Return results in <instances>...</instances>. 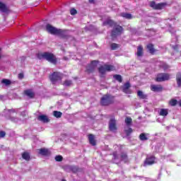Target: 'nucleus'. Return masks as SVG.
Returning <instances> with one entry per match:
<instances>
[{"mask_svg":"<svg viewBox=\"0 0 181 181\" xmlns=\"http://www.w3.org/2000/svg\"><path fill=\"white\" fill-rule=\"evenodd\" d=\"M131 83L129 82H127L122 86V91L124 94H132V90H131Z\"/></svg>","mask_w":181,"mask_h":181,"instance_id":"nucleus-14","label":"nucleus"},{"mask_svg":"<svg viewBox=\"0 0 181 181\" xmlns=\"http://www.w3.org/2000/svg\"><path fill=\"white\" fill-rule=\"evenodd\" d=\"M168 114H169L168 109L163 108L160 110L159 115H160L161 117H166L168 116Z\"/></svg>","mask_w":181,"mask_h":181,"instance_id":"nucleus-28","label":"nucleus"},{"mask_svg":"<svg viewBox=\"0 0 181 181\" xmlns=\"http://www.w3.org/2000/svg\"><path fill=\"white\" fill-rule=\"evenodd\" d=\"M1 84H4L6 86V87H8V86H11L12 84V81L9 79L4 78L1 80Z\"/></svg>","mask_w":181,"mask_h":181,"instance_id":"nucleus-30","label":"nucleus"},{"mask_svg":"<svg viewBox=\"0 0 181 181\" xmlns=\"http://www.w3.org/2000/svg\"><path fill=\"white\" fill-rule=\"evenodd\" d=\"M118 47H119V45H118L117 43H112L110 45L111 50H117V49H118Z\"/></svg>","mask_w":181,"mask_h":181,"instance_id":"nucleus-39","label":"nucleus"},{"mask_svg":"<svg viewBox=\"0 0 181 181\" xmlns=\"http://www.w3.org/2000/svg\"><path fill=\"white\" fill-rule=\"evenodd\" d=\"M97 64H98V61H92L90 64L86 67V73H88V74L94 73V70H95Z\"/></svg>","mask_w":181,"mask_h":181,"instance_id":"nucleus-12","label":"nucleus"},{"mask_svg":"<svg viewBox=\"0 0 181 181\" xmlns=\"http://www.w3.org/2000/svg\"><path fill=\"white\" fill-rule=\"evenodd\" d=\"M150 88L151 91H153V93H162V91H163V86L160 84L151 85Z\"/></svg>","mask_w":181,"mask_h":181,"instance_id":"nucleus-13","label":"nucleus"},{"mask_svg":"<svg viewBox=\"0 0 181 181\" xmlns=\"http://www.w3.org/2000/svg\"><path fill=\"white\" fill-rule=\"evenodd\" d=\"M156 157L155 156H150L146 157L144 162V166H152V165H155L156 163Z\"/></svg>","mask_w":181,"mask_h":181,"instance_id":"nucleus-8","label":"nucleus"},{"mask_svg":"<svg viewBox=\"0 0 181 181\" xmlns=\"http://www.w3.org/2000/svg\"><path fill=\"white\" fill-rule=\"evenodd\" d=\"M67 30L59 29L58 33H57V36H60L62 39H69L70 36L67 35Z\"/></svg>","mask_w":181,"mask_h":181,"instance_id":"nucleus-16","label":"nucleus"},{"mask_svg":"<svg viewBox=\"0 0 181 181\" xmlns=\"http://www.w3.org/2000/svg\"><path fill=\"white\" fill-rule=\"evenodd\" d=\"M37 57L39 59V60L45 59V60H47V62L52 63V64H54V66L57 64V57H56L53 53L49 52H40L37 54Z\"/></svg>","mask_w":181,"mask_h":181,"instance_id":"nucleus-1","label":"nucleus"},{"mask_svg":"<svg viewBox=\"0 0 181 181\" xmlns=\"http://www.w3.org/2000/svg\"><path fill=\"white\" fill-rule=\"evenodd\" d=\"M170 78V74L160 73L157 74V76L155 78V81H156L157 83H162L163 81H169Z\"/></svg>","mask_w":181,"mask_h":181,"instance_id":"nucleus-6","label":"nucleus"},{"mask_svg":"<svg viewBox=\"0 0 181 181\" xmlns=\"http://www.w3.org/2000/svg\"><path fill=\"white\" fill-rule=\"evenodd\" d=\"M146 49H148L150 54H155V52H157L156 49H155V45L153 44L150 43L146 45Z\"/></svg>","mask_w":181,"mask_h":181,"instance_id":"nucleus-19","label":"nucleus"},{"mask_svg":"<svg viewBox=\"0 0 181 181\" xmlns=\"http://www.w3.org/2000/svg\"><path fill=\"white\" fill-rule=\"evenodd\" d=\"M117 23H115L113 20L108 19L106 20L105 22H103V26H110V28H112V26L115 25Z\"/></svg>","mask_w":181,"mask_h":181,"instance_id":"nucleus-22","label":"nucleus"},{"mask_svg":"<svg viewBox=\"0 0 181 181\" xmlns=\"http://www.w3.org/2000/svg\"><path fill=\"white\" fill-rule=\"evenodd\" d=\"M24 94L25 95L28 97V98H30V99L35 98V93H33L32 89H28L24 90Z\"/></svg>","mask_w":181,"mask_h":181,"instance_id":"nucleus-20","label":"nucleus"},{"mask_svg":"<svg viewBox=\"0 0 181 181\" xmlns=\"http://www.w3.org/2000/svg\"><path fill=\"white\" fill-rule=\"evenodd\" d=\"M62 181H67V180H66L63 179V180H62Z\"/></svg>","mask_w":181,"mask_h":181,"instance_id":"nucleus-50","label":"nucleus"},{"mask_svg":"<svg viewBox=\"0 0 181 181\" xmlns=\"http://www.w3.org/2000/svg\"><path fill=\"white\" fill-rule=\"evenodd\" d=\"M137 95L140 100H148V95L144 93L142 90H138Z\"/></svg>","mask_w":181,"mask_h":181,"instance_id":"nucleus-24","label":"nucleus"},{"mask_svg":"<svg viewBox=\"0 0 181 181\" xmlns=\"http://www.w3.org/2000/svg\"><path fill=\"white\" fill-rule=\"evenodd\" d=\"M109 131H110V132H117V131H118V127L117 126V120H115V118L110 119Z\"/></svg>","mask_w":181,"mask_h":181,"instance_id":"nucleus-9","label":"nucleus"},{"mask_svg":"<svg viewBox=\"0 0 181 181\" xmlns=\"http://www.w3.org/2000/svg\"><path fill=\"white\" fill-rule=\"evenodd\" d=\"M113 78L116 79L117 81H118L119 83H122V76L119 74H115L113 76Z\"/></svg>","mask_w":181,"mask_h":181,"instance_id":"nucleus-34","label":"nucleus"},{"mask_svg":"<svg viewBox=\"0 0 181 181\" xmlns=\"http://www.w3.org/2000/svg\"><path fill=\"white\" fill-rule=\"evenodd\" d=\"M46 31L50 35H57L59 32V29L57 28L54 27L50 24H47L46 25Z\"/></svg>","mask_w":181,"mask_h":181,"instance_id":"nucleus-11","label":"nucleus"},{"mask_svg":"<svg viewBox=\"0 0 181 181\" xmlns=\"http://www.w3.org/2000/svg\"><path fill=\"white\" fill-rule=\"evenodd\" d=\"M120 16L124 18V19H132V14L129 13H121Z\"/></svg>","mask_w":181,"mask_h":181,"instance_id":"nucleus-27","label":"nucleus"},{"mask_svg":"<svg viewBox=\"0 0 181 181\" xmlns=\"http://www.w3.org/2000/svg\"><path fill=\"white\" fill-rule=\"evenodd\" d=\"M6 135V133L5 132H0V138H4Z\"/></svg>","mask_w":181,"mask_h":181,"instance_id":"nucleus-44","label":"nucleus"},{"mask_svg":"<svg viewBox=\"0 0 181 181\" xmlns=\"http://www.w3.org/2000/svg\"><path fill=\"white\" fill-rule=\"evenodd\" d=\"M115 103V97L112 96L111 94H105L100 98V105L103 107H108Z\"/></svg>","mask_w":181,"mask_h":181,"instance_id":"nucleus-3","label":"nucleus"},{"mask_svg":"<svg viewBox=\"0 0 181 181\" xmlns=\"http://www.w3.org/2000/svg\"><path fill=\"white\" fill-rule=\"evenodd\" d=\"M4 98V95H0V100H2Z\"/></svg>","mask_w":181,"mask_h":181,"instance_id":"nucleus-48","label":"nucleus"},{"mask_svg":"<svg viewBox=\"0 0 181 181\" xmlns=\"http://www.w3.org/2000/svg\"><path fill=\"white\" fill-rule=\"evenodd\" d=\"M39 155H42V156H50L52 155V152L49 150V148H42L38 149Z\"/></svg>","mask_w":181,"mask_h":181,"instance_id":"nucleus-15","label":"nucleus"},{"mask_svg":"<svg viewBox=\"0 0 181 181\" xmlns=\"http://www.w3.org/2000/svg\"><path fill=\"white\" fill-rule=\"evenodd\" d=\"M88 139L89 141V144L92 146H95V145H97V141H95V136H94V134H88Z\"/></svg>","mask_w":181,"mask_h":181,"instance_id":"nucleus-18","label":"nucleus"},{"mask_svg":"<svg viewBox=\"0 0 181 181\" xmlns=\"http://www.w3.org/2000/svg\"><path fill=\"white\" fill-rule=\"evenodd\" d=\"M8 111L10 115H12V114L15 113L17 115L16 117H10V119L12 121V122H15L16 124H21L22 122V118L23 117V108L21 107L18 109H11L8 110Z\"/></svg>","mask_w":181,"mask_h":181,"instance_id":"nucleus-2","label":"nucleus"},{"mask_svg":"<svg viewBox=\"0 0 181 181\" xmlns=\"http://www.w3.org/2000/svg\"><path fill=\"white\" fill-rule=\"evenodd\" d=\"M113 27L114 28L112 30L110 35L112 40H114V39H117V36H119V35H122V32L124 31V28H122V26L118 24H116Z\"/></svg>","mask_w":181,"mask_h":181,"instance_id":"nucleus-4","label":"nucleus"},{"mask_svg":"<svg viewBox=\"0 0 181 181\" xmlns=\"http://www.w3.org/2000/svg\"><path fill=\"white\" fill-rule=\"evenodd\" d=\"M70 13H71V15H73V16L76 15L77 14V10H76V8H71L70 10Z\"/></svg>","mask_w":181,"mask_h":181,"instance_id":"nucleus-42","label":"nucleus"},{"mask_svg":"<svg viewBox=\"0 0 181 181\" xmlns=\"http://www.w3.org/2000/svg\"><path fill=\"white\" fill-rule=\"evenodd\" d=\"M56 162H62L63 160V156H57L55 157Z\"/></svg>","mask_w":181,"mask_h":181,"instance_id":"nucleus-41","label":"nucleus"},{"mask_svg":"<svg viewBox=\"0 0 181 181\" xmlns=\"http://www.w3.org/2000/svg\"><path fill=\"white\" fill-rule=\"evenodd\" d=\"M124 122L127 127H131L132 125V118L127 117L124 119Z\"/></svg>","mask_w":181,"mask_h":181,"instance_id":"nucleus-29","label":"nucleus"},{"mask_svg":"<svg viewBox=\"0 0 181 181\" xmlns=\"http://www.w3.org/2000/svg\"><path fill=\"white\" fill-rule=\"evenodd\" d=\"M18 78L20 80H22V78H23V73H21L18 74Z\"/></svg>","mask_w":181,"mask_h":181,"instance_id":"nucleus-45","label":"nucleus"},{"mask_svg":"<svg viewBox=\"0 0 181 181\" xmlns=\"http://www.w3.org/2000/svg\"><path fill=\"white\" fill-rule=\"evenodd\" d=\"M169 104L171 105V107H175V105H177V100L171 99L169 102Z\"/></svg>","mask_w":181,"mask_h":181,"instance_id":"nucleus-38","label":"nucleus"},{"mask_svg":"<svg viewBox=\"0 0 181 181\" xmlns=\"http://www.w3.org/2000/svg\"><path fill=\"white\" fill-rule=\"evenodd\" d=\"M73 85V81L71 80H65L62 86H64L65 87H70V86Z\"/></svg>","mask_w":181,"mask_h":181,"instance_id":"nucleus-31","label":"nucleus"},{"mask_svg":"<svg viewBox=\"0 0 181 181\" xmlns=\"http://www.w3.org/2000/svg\"><path fill=\"white\" fill-rule=\"evenodd\" d=\"M53 115H54V117H55V118H62V116L63 115V113L62 112L54 110L53 112Z\"/></svg>","mask_w":181,"mask_h":181,"instance_id":"nucleus-32","label":"nucleus"},{"mask_svg":"<svg viewBox=\"0 0 181 181\" xmlns=\"http://www.w3.org/2000/svg\"><path fill=\"white\" fill-rule=\"evenodd\" d=\"M136 54L137 57H142V56H144V47L142 45H139L137 47V52Z\"/></svg>","mask_w":181,"mask_h":181,"instance_id":"nucleus-23","label":"nucleus"},{"mask_svg":"<svg viewBox=\"0 0 181 181\" xmlns=\"http://www.w3.org/2000/svg\"><path fill=\"white\" fill-rule=\"evenodd\" d=\"M89 4H94V0H88Z\"/></svg>","mask_w":181,"mask_h":181,"instance_id":"nucleus-46","label":"nucleus"},{"mask_svg":"<svg viewBox=\"0 0 181 181\" xmlns=\"http://www.w3.org/2000/svg\"><path fill=\"white\" fill-rule=\"evenodd\" d=\"M49 78L52 84H56L57 81H62L63 77L62 76V73L59 71H54L49 76Z\"/></svg>","mask_w":181,"mask_h":181,"instance_id":"nucleus-5","label":"nucleus"},{"mask_svg":"<svg viewBox=\"0 0 181 181\" xmlns=\"http://www.w3.org/2000/svg\"><path fill=\"white\" fill-rule=\"evenodd\" d=\"M124 132L127 136H129V135H131V133L134 132V130L132 129V128L129 127L128 129H124Z\"/></svg>","mask_w":181,"mask_h":181,"instance_id":"nucleus-40","label":"nucleus"},{"mask_svg":"<svg viewBox=\"0 0 181 181\" xmlns=\"http://www.w3.org/2000/svg\"><path fill=\"white\" fill-rule=\"evenodd\" d=\"M115 70V66L114 65L105 64L103 66H100L98 68V71L100 74L104 76L106 71H114Z\"/></svg>","mask_w":181,"mask_h":181,"instance_id":"nucleus-7","label":"nucleus"},{"mask_svg":"<svg viewBox=\"0 0 181 181\" xmlns=\"http://www.w3.org/2000/svg\"><path fill=\"white\" fill-rule=\"evenodd\" d=\"M112 155H113L114 159L115 160L118 159V153H117V151L113 152Z\"/></svg>","mask_w":181,"mask_h":181,"instance_id":"nucleus-43","label":"nucleus"},{"mask_svg":"<svg viewBox=\"0 0 181 181\" xmlns=\"http://www.w3.org/2000/svg\"><path fill=\"white\" fill-rule=\"evenodd\" d=\"M177 85L179 88L181 87V72H177L176 74Z\"/></svg>","mask_w":181,"mask_h":181,"instance_id":"nucleus-25","label":"nucleus"},{"mask_svg":"<svg viewBox=\"0 0 181 181\" xmlns=\"http://www.w3.org/2000/svg\"><path fill=\"white\" fill-rule=\"evenodd\" d=\"M62 169L65 172L70 173L71 172V165H64V167H62Z\"/></svg>","mask_w":181,"mask_h":181,"instance_id":"nucleus-37","label":"nucleus"},{"mask_svg":"<svg viewBox=\"0 0 181 181\" xmlns=\"http://www.w3.org/2000/svg\"><path fill=\"white\" fill-rule=\"evenodd\" d=\"M120 158L122 160L124 161V163H128V154L125 152L121 153Z\"/></svg>","mask_w":181,"mask_h":181,"instance_id":"nucleus-26","label":"nucleus"},{"mask_svg":"<svg viewBox=\"0 0 181 181\" xmlns=\"http://www.w3.org/2000/svg\"><path fill=\"white\" fill-rule=\"evenodd\" d=\"M78 170H80V168H78L77 166L71 165V172H72V173H77Z\"/></svg>","mask_w":181,"mask_h":181,"instance_id":"nucleus-36","label":"nucleus"},{"mask_svg":"<svg viewBox=\"0 0 181 181\" xmlns=\"http://www.w3.org/2000/svg\"><path fill=\"white\" fill-rule=\"evenodd\" d=\"M0 12L1 13H9L10 12L9 7L6 4L2 3V1H0Z\"/></svg>","mask_w":181,"mask_h":181,"instance_id":"nucleus-17","label":"nucleus"},{"mask_svg":"<svg viewBox=\"0 0 181 181\" xmlns=\"http://www.w3.org/2000/svg\"><path fill=\"white\" fill-rule=\"evenodd\" d=\"M23 159L25 160H27V162H29L30 160V153L28 152H24L23 153Z\"/></svg>","mask_w":181,"mask_h":181,"instance_id":"nucleus-33","label":"nucleus"},{"mask_svg":"<svg viewBox=\"0 0 181 181\" xmlns=\"http://www.w3.org/2000/svg\"><path fill=\"white\" fill-rule=\"evenodd\" d=\"M21 156H22V158H23V153H21Z\"/></svg>","mask_w":181,"mask_h":181,"instance_id":"nucleus-49","label":"nucleus"},{"mask_svg":"<svg viewBox=\"0 0 181 181\" xmlns=\"http://www.w3.org/2000/svg\"><path fill=\"white\" fill-rule=\"evenodd\" d=\"M37 119L38 121H41L42 122H44V123H47L50 122V119H49V117H47V116L45 115H41L38 116Z\"/></svg>","mask_w":181,"mask_h":181,"instance_id":"nucleus-21","label":"nucleus"},{"mask_svg":"<svg viewBox=\"0 0 181 181\" xmlns=\"http://www.w3.org/2000/svg\"><path fill=\"white\" fill-rule=\"evenodd\" d=\"M178 104L181 107V100H179Z\"/></svg>","mask_w":181,"mask_h":181,"instance_id":"nucleus-47","label":"nucleus"},{"mask_svg":"<svg viewBox=\"0 0 181 181\" xmlns=\"http://www.w3.org/2000/svg\"><path fill=\"white\" fill-rule=\"evenodd\" d=\"M139 139L140 141H148V137L146 136V134L145 133L140 134Z\"/></svg>","mask_w":181,"mask_h":181,"instance_id":"nucleus-35","label":"nucleus"},{"mask_svg":"<svg viewBox=\"0 0 181 181\" xmlns=\"http://www.w3.org/2000/svg\"><path fill=\"white\" fill-rule=\"evenodd\" d=\"M150 6L151 8H153L156 11H160L166 6V3H159L156 4V2L155 1H151L150 2Z\"/></svg>","mask_w":181,"mask_h":181,"instance_id":"nucleus-10","label":"nucleus"}]
</instances>
